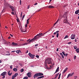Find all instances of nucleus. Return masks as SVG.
Masks as SVG:
<instances>
[{
  "instance_id": "nucleus-1",
  "label": "nucleus",
  "mask_w": 79,
  "mask_h": 79,
  "mask_svg": "<svg viewBox=\"0 0 79 79\" xmlns=\"http://www.w3.org/2000/svg\"><path fill=\"white\" fill-rule=\"evenodd\" d=\"M46 32L44 34L42 33H40L38 34L35 36L34 37V38L31 39V40H36L37 39H39V38H40L41 37H42V36H44V35L47 33Z\"/></svg>"
},
{
  "instance_id": "nucleus-2",
  "label": "nucleus",
  "mask_w": 79,
  "mask_h": 79,
  "mask_svg": "<svg viewBox=\"0 0 79 79\" xmlns=\"http://www.w3.org/2000/svg\"><path fill=\"white\" fill-rule=\"evenodd\" d=\"M67 12H65L64 15L63 17L65 18V19L64 20V23H67V24H69V22H68V20H67V19L68 18V16H67Z\"/></svg>"
},
{
  "instance_id": "nucleus-3",
  "label": "nucleus",
  "mask_w": 79,
  "mask_h": 79,
  "mask_svg": "<svg viewBox=\"0 0 79 79\" xmlns=\"http://www.w3.org/2000/svg\"><path fill=\"white\" fill-rule=\"evenodd\" d=\"M45 63L46 64H52V60H50V58H48L45 60Z\"/></svg>"
},
{
  "instance_id": "nucleus-4",
  "label": "nucleus",
  "mask_w": 79,
  "mask_h": 79,
  "mask_svg": "<svg viewBox=\"0 0 79 79\" xmlns=\"http://www.w3.org/2000/svg\"><path fill=\"white\" fill-rule=\"evenodd\" d=\"M44 74L41 73H36L34 76V79L36 77H39V76H43Z\"/></svg>"
},
{
  "instance_id": "nucleus-5",
  "label": "nucleus",
  "mask_w": 79,
  "mask_h": 79,
  "mask_svg": "<svg viewBox=\"0 0 79 79\" xmlns=\"http://www.w3.org/2000/svg\"><path fill=\"white\" fill-rule=\"evenodd\" d=\"M6 72H4L2 73L1 74L0 76H3V77H2V79H4L5 78V76L6 75Z\"/></svg>"
},
{
  "instance_id": "nucleus-6",
  "label": "nucleus",
  "mask_w": 79,
  "mask_h": 79,
  "mask_svg": "<svg viewBox=\"0 0 79 79\" xmlns=\"http://www.w3.org/2000/svg\"><path fill=\"white\" fill-rule=\"evenodd\" d=\"M28 55L30 57L32 58V59H33V58H34V57L35 56V55L32 54L30 52L29 53Z\"/></svg>"
},
{
  "instance_id": "nucleus-7",
  "label": "nucleus",
  "mask_w": 79,
  "mask_h": 79,
  "mask_svg": "<svg viewBox=\"0 0 79 79\" xmlns=\"http://www.w3.org/2000/svg\"><path fill=\"white\" fill-rule=\"evenodd\" d=\"M27 76L28 77H31L32 76L31 75V72H29L27 73Z\"/></svg>"
},
{
  "instance_id": "nucleus-8",
  "label": "nucleus",
  "mask_w": 79,
  "mask_h": 79,
  "mask_svg": "<svg viewBox=\"0 0 79 79\" xmlns=\"http://www.w3.org/2000/svg\"><path fill=\"white\" fill-rule=\"evenodd\" d=\"M76 37V35H74L72 34L71 36V39H75V37Z\"/></svg>"
},
{
  "instance_id": "nucleus-9",
  "label": "nucleus",
  "mask_w": 79,
  "mask_h": 79,
  "mask_svg": "<svg viewBox=\"0 0 79 79\" xmlns=\"http://www.w3.org/2000/svg\"><path fill=\"white\" fill-rule=\"evenodd\" d=\"M59 71V67H58L56 69L55 72L54 73V74H55V73H56L57 72H58Z\"/></svg>"
},
{
  "instance_id": "nucleus-10",
  "label": "nucleus",
  "mask_w": 79,
  "mask_h": 79,
  "mask_svg": "<svg viewBox=\"0 0 79 79\" xmlns=\"http://www.w3.org/2000/svg\"><path fill=\"white\" fill-rule=\"evenodd\" d=\"M10 71H9V72H8V75H9V76H11V74H12V73H10Z\"/></svg>"
},
{
  "instance_id": "nucleus-11",
  "label": "nucleus",
  "mask_w": 79,
  "mask_h": 79,
  "mask_svg": "<svg viewBox=\"0 0 79 79\" xmlns=\"http://www.w3.org/2000/svg\"><path fill=\"white\" fill-rule=\"evenodd\" d=\"M67 69H68V67H67V68L62 73L64 74V73H66V72L67 71Z\"/></svg>"
},
{
  "instance_id": "nucleus-12",
  "label": "nucleus",
  "mask_w": 79,
  "mask_h": 79,
  "mask_svg": "<svg viewBox=\"0 0 79 79\" xmlns=\"http://www.w3.org/2000/svg\"><path fill=\"white\" fill-rule=\"evenodd\" d=\"M58 75H59V73H57V74H56V76L55 77H54V78H53V79H56V77H57L58 76Z\"/></svg>"
},
{
  "instance_id": "nucleus-13",
  "label": "nucleus",
  "mask_w": 79,
  "mask_h": 79,
  "mask_svg": "<svg viewBox=\"0 0 79 79\" xmlns=\"http://www.w3.org/2000/svg\"><path fill=\"white\" fill-rule=\"evenodd\" d=\"M79 10H76L75 12V14L76 15H77V14H78L79 13Z\"/></svg>"
},
{
  "instance_id": "nucleus-14",
  "label": "nucleus",
  "mask_w": 79,
  "mask_h": 79,
  "mask_svg": "<svg viewBox=\"0 0 79 79\" xmlns=\"http://www.w3.org/2000/svg\"><path fill=\"white\" fill-rule=\"evenodd\" d=\"M74 72L72 73H70L68 74V75L69 76H72L73 74H74Z\"/></svg>"
},
{
  "instance_id": "nucleus-15",
  "label": "nucleus",
  "mask_w": 79,
  "mask_h": 79,
  "mask_svg": "<svg viewBox=\"0 0 79 79\" xmlns=\"http://www.w3.org/2000/svg\"><path fill=\"white\" fill-rule=\"evenodd\" d=\"M32 41V40H27V42H28V44H29V43H31Z\"/></svg>"
},
{
  "instance_id": "nucleus-16",
  "label": "nucleus",
  "mask_w": 79,
  "mask_h": 79,
  "mask_svg": "<svg viewBox=\"0 0 79 79\" xmlns=\"http://www.w3.org/2000/svg\"><path fill=\"white\" fill-rule=\"evenodd\" d=\"M44 77V76H41L37 77V79H42V78H43Z\"/></svg>"
},
{
  "instance_id": "nucleus-17",
  "label": "nucleus",
  "mask_w": 79,
  "mask_h": 79,
  "mask_svg": "<svg viewBox=\"0 0 79 79\" xmlns=\"http://www.w3.org/2000/svg\"><path fill=\"white\" fill-rule=\"evenodd\" d=\"M49 8H54V6H48Z\"/></svg>"
},
{
  "instance_id": "nucleus-18",
  "label": "nucleus",
  "mask_w": 79,
  "mask_h": 79,
  "mask_svg": "<svg viewBox=\"0 0 79 79\" xmlns=\"http://www.w3.org/2000/svg\"><path fill=\"white\" fill-rule=\"evenodd\" d=\"M13 71H15V72H16L18 71V69H17L16 68H14L13 69Z\"/></svg>"
},
{
  "instance_id": "nucleus-19",
  "label": "nucleus",
  "mask_w": 79,
  "mask_h": 79,
  "mask_svg": "<svg viewBox=\"0 0 79 79\" xmlns=\"http://www.w3.org/2000/svg\"><path fill=\"white\" fill-rule=\"evenodd\" d=\"M12 45H18V44L16 43H15L14 42H13L12 43Z\"/></svg>"
},
{
  "instance_id": "nucleus-20",
  "label": "nucleus",
  "mask_w": 79,
  "mask_h": 79,
  "mask_svg": "<svg viewBox=\"0 0 79 79\" xmlns=\"http://www.w3.org/2000/svg\"><path fill=\"white\" fill-rule=\"evenodd\" d=\"M29 19H30V18H29L27 20V24H29Z\"/></svg>"
},
{
  "instance_id": "nucleus-21",
  "label": "nucleus",
  "mask_w": 79,
  "mask_h": 79,
  "mask_svg": "<svg viewBox=\"0 0 79 79\" xmlns=\"http://www.w3.org/2000/svg\"><path fill=\"white\" fill-rule=\"evenodd\" d=\"M76 51L77 53H79V48H77L76 49Z\"/></svg>"
},
{
  "instance_id": "nucleus-22",
  "label": "nucleus",
  "mask_w": 79,
  "mask_h": 79,
  "mask_svg": "<svg viewBox=\"0 0 79 79\" xmlns=\"http://www.w3.org/2000/svg\"><path fill=\"white\" fill-rule=\"evenodd\" d=\"M18 73H15V75L14 76L16 77V76H18Z\"/></svg>"
},
{
  "instance_id": "nucleus-23",
  "label": "nucleus",
  "mask_w": 79,
  "mask_h": 79,
  "mask_svg": "<svg viewBox=\"0 0 79 79\" xmlns=\"http://www.w3.org/2000/svg\"><path fill=\"white\" fill-rule=\"evenodd\" d=\"M16 53H19V52H20V51L19 50H17L16 51Z\"/></svg>"
},
{
  "instance_id": "nucleus-24",
  "label": "nucleus",
  "mask_w": 79,
  "mask_h": 79,
  "mask_svg": "<svg viewBox=\"0 0 79 79\" xmlns=\"http://www.w3.org/2000/svg\"><path fill=\"white\" fill-rule=\"evenodd\" d=\"M20 71L21 72V73H23V72L24 71V69H21L20 70Z\"/></svg>"
},
{
  "instance_id": "nucleus-25",
  "label": "nucleus",
  "mask_w": 79,
  "mask_h": 79,
  "mask_svg": "<svg viewBox=\"0 0 79 79\" xmlns=\"http://www.w3.org/2000/svg\"><path fill=\"white\" fill-rule=\"evenodd\" d=\"M21 31L22 32H26V30H25V31H24L23 30L21 29Z\"/></svg>"
},
{
  "instance_id": "nucleus-26",
  "label": "nucleus",
  "mask_w": 79,
  "mask_h": 79,
  "mask_svg": "<svg viewBox=\"0 0 79 79\" xmlns=\"http://www.w3.org/2000/svg\"><path fill=\"white\" fill-rule=\"evenodd\" d=\"M62 53L64 55V56H66V54L64 53V52H62Z\"/></svg>"
},
{
  "instance_id": "nucleus-27",
  "label": "nucleus",
  "mask_w": 79,
  "mask_h": 79,
  "mask_svg": "<svg viewBox=\"0 0 79 79\" xmlns=\"http://www.w3.org/2000/svg\"><path fill=\"white\" fill-rule=\"evenodd\" d=\"M25 16V15H23V17L22 18V20L23 21V19H24V17Z\"/></svg>"
},
{
  "instance_id": "nucleus-28",
  "label": "nucleus",
  "mask_w": 79,
  "mask_h": 79,
  "mask_svg": "<svg viewBox=\"0 0 79 79\" xmlns=\"http://www.w3.org/2000/svg\"><path fill=\"white\" fill-rule=\"evenodd\" d=\"M28 79V77H25L23 78V79Z\"/></svg>"
},
{
  "instance_id": "nucleus-29",
  "label": "nucleus",
  "mask_w": 79,
  "mask_h": 79,
  "mask_svg": "<svg viewBox=\"0 0 79 79\" xmlns=\"http://www.w3.org/2000/svg\"><path fill=\"white\" fill-rule=\"evenodd\" d=\"M15 77H16L14 75H13L12 77V79H14Z\"/></svg>"
},
{
  "instance_id": "nucleus-30",
  "label": "nucleus",
  "mask_w": 79,
  "mask_h": 79,
  "mask_svg": "<svg viewBox=\"0 0 79 79\" xmlns=\"http://www.w3.org/2000/svg\"><path fill=\"white\" fill-rule=\"evenodd\" d=\"M14 7H13V6H10V8H11V9H12V8H13Z\"/></svg>"
},
{
  "instance_id": "nucleus-31",
  "label": "nucleus",
  "mask_w": 79,
  "mask_h": 79,
  "mask_svg": "<svg viewBox=\"0 0 79 79\" xmlns=\"http://www.w3.org/2000/svg\"><path fill=\"white\" fill-rule=\"evenodd\" d=\"M60 76H61V73H60L59 75V77L58 78V79H59L60 78Z\"/></svg>"
},
{
  "instance_id": "nucleus-32",
  "label": "nucleus",
  "mask_w": 79,
  "mask_h": 79,
  "mask_svg": "<svg viewBox=\"0 0 79 79\" xmlns=\"http://www.w3.org/2000/svg\"><path fill=\"white\" fill-rule=\"evenodd\" d=\"M12 11H15V7H13V8L12 9Z\"/></svg>"
},
{
  "instance_id": "nucleus-33",
  "label": "nucleus",
  "mask_w": 79,
  "mask_h": 79,
  "mask_svg": "<svg viewBox=\"0 0 79 79\" xmlns=\"http://www.w3.org/2000/svg\"><path fill=\"white\" fill-rule=\"evenodd\" d=\"M74 49H76V48H77V46H74Z\"/></svg>"
},
{
  "instance_id": "nucleus-34",
  "label": "nucleus",
  "mask_w": 79,
  "mask_h": 79,
  "mask_svg": "<svg viewBox=\"0 0 79 79\" xmlns=\"http://www.w3.org/2000/svg\"><path fill=\"white\" fill-rule=\"evenodd\" d=\"M66 38H68V36L67 35L65 37L64 39H66Z\"/></svg>"
},
{
  "instance_id": "nucleus-35",
  "label": "nucleus",
  "mask_w": 79,
  "mask_h": 79,
  "mask_svg": "<svg viewBox=\"0 0 79 79\" xmlns=\"http://www.w3.org/2000/svg\"><path fill=\"white\" fill-rule=\"evenodd\" d=\"M13 65H11L10 67V69H13Z\"/></svg>"
},
{
  "instance_id": "nucleus-36",
  "label": "nucleus",
  "mask_w": 79,
  "mask_h": 79,
  "mask_svg": "<svg viewBox=\"0 0 79 79\" xmlns=\"http://www.w3.org/2000/svg\"><path fill=\"white\" fill-rule=\"evenodd\" d=\"M74 60H76V56H74Z\"/></svg>"
},
{
  "instance_id": "nucleus-37",
  "label": "nucleus",
  "mask_w": 79,
  "mask_h": 79,
  "mask_svg": "<svg viewBox=\"0 0 79 79\" xmlns=\"http://www.w3.org/2000/svg\"><path fill=\"white\" fill-rule=\"evenodd\" d=\"M59 35V33L57 34V35H56V37H57V38L58 37Z\"/></svg>"
},
{
  "instance_id": "nucleus-38",
  "label": "nucleus",
  "mask_w": 79,
  "mask_h": 79,
  "mask_svg": "<svg viewBox=\"0 0 79 79\" xmlns=\"http://www.w3.org/2000/svg\"><path fill=\"white\" fill-rule=\"evenodd\" d=\"M36 57L37 58H39V55H36Z\"/></svg>"
},
{
  "instance_id": "nucleus-39",
  "label": "nucleus",
  "mask_w": 79,
  "mask_h": 79,
  "mask_svg": "<svg viewBox=\"0 0 79 79\" xmlns=\"http://www.w3.org/2000/svg\"><path fill=\"white\" fill-rule=\"evenodd\" d=\"M17 21L18 23H19V20L18 19H17Z\"/></svg>"
},
{
  "instance_id": "nucleus-40",
  "label": "nucleus",
  "mask_w": 79,
  "mask_h": 79,
  "mask_svg": "<svg viewBox=\"0 0 79 79\" xmlns=\"http://www.w3.org/2000/svg\"><path fill=\"white\" fill-rule=\"evenodd\" d=\"M58 21H59V19H58V20H57L56 22L55 23V24H57V23L58 22Z\"/></svg>"
},
{
  "instance_id": "nucleus-41",
  "label": "nucleus",
  "mask_w": 79,
  "mask_h": 79,
  "mask_svg": "<svg viewBox=\"0 0 79 79\" xmlns=\"http://www.w3.org/2000/svg\"><path fill=\"white\" fill-rule=\"evenodd\" d=\"M74 77H75L74 79H76L77 78V76H74Z\"/></svg>"
},
{
  "instance_id": "nucleus-42",
  "label": "nucleus",
  "mask_w": 79,
  "mask_h": 79,
  "mask_svg": "<svg viewBox=\"0 0 79 79\" xmlns=\"http://www.w3.org/2000/svg\"><path fill=\"white\" fill-rule=\"evenodd\" d=\"M19 3H20V5H21V0H20Z\"/></svg>"
},
{
  "instance_id": "nucleus-43",
  "label": "nucleus",
  "mask_w": 79,
  "mask_h": 79,
  "mask_svg": "<svg viewBox=\"0 0 79 79\" xmlns=\"http://www.w3.org/2000/svg\"><path fill=\"white\" fill-rule=\"evenodd\" d=\"M12 15H15V14H14V12H12L11 13Z\"/></svg>"
},
{
  "instance_id": "nucleus-44",
  "label": "nucleus",
  "mask_w": 79,
  "mask_h": 79,
  "mask_svg": "<svg viewBox=\"0 0 79 79\" xmlns=\"http://www.w3.org/2000/svg\"><path fill=\"white\" fill-rule=\"evenodd\" d=\"M19 64L20 66H22V64L21 63H19Z\"/></svg>"
},
{
  "instance_id": "nucleus-45",
  "label": "nucleus",
  "mask_w": 79,
  "mask_h": 79,
  "mask_svg": "<svg viewBox=\"0 0 79 79\" xmlns=\"http://www.w3.org/2000/svg\"><path fill=\"white\" fill-rule=\"evenodd\" d=\"M72 43V42H70L67 43V44H71Z\"/></svg>"
},
{
  "instance_id": "nucleus-46",
  "label": "nucleus",
  "mask_w": 79,
  "mask_h": 79,
  "mask_svg": "<svg viewBox=\"0 0 79 79\" xmlns=\"http://www.w3.org/2000/svg\"><path fill=\"white\" fill-rule=\"evenodd\" d=\"M2 12L3 13H4V12H5V9H3V10H2Z\"/></svg>"
},
{
  "instance_id": "nucleus-47",
  "label": "nucleus",
  "mask_w": 79,
  "mask_h": 79,
  "mask_svg": "<svg viewBox=\"0 0 79 79\" xmlns=\"http://www.w3.org/2000/svg\"><path fill=\"white\" fill-rule=\"evenodd\" d=\"M58 32H59V31H56V34H58Z\"/></svg>"
},
{
  "instance_id": "nucleus-48",
  "label": "nucleus",
  "mask_w": 79,
  "mask_h": 79,
  "mask_svg": "<svg viewBox=\"0 0 79 79\" xmlns=\"http://www.w3.org/2000/svg\"><path fill=\"white\" fill-rule=\"evenodd\" d=\"M8 6H9V7H10V6H11V5L9 4H8Z\"/></svg>"
},
{
  "instance_id": "nucleus-49",
  "label": "nucleus",
  "mask_w": 79,
  "mask_h": 79,
  "mask_svg": "<svg viewBox=\"0 0 79 79\" xmlns=\"http://www.w3.org/2000/svg\"><path fill=\"white\" fill-rule=\"evenodd\" d=\"M30 8V6L29 5H28V8H27V9H29V8Z\"/></svg>"
},
{
  "instance_id": "nucleus-50",
  "label": "nucleus",
  "mask_w": 79,
  "mask_h": 79,
  "mask_svg": "<svg viewBox=\"0 0 79 79\" xmlns=\"http://www.w3.org/2000/svg\"><path fill=\"white\" fill-rule=\"evenodd\" d=\"M37 46H38V44H35V47H37Z\"/></svg>"
},
{
  "instance_id": "nucleus-51",
  "label": "nucleus",
  "mask_w": 79,
  "mask_h": 79,
  "mask_svg": "<svg viewBox=\"0 0 79 79\" xmlns=\"http://www.w3.org/2000/svg\"><path fill=\"white\" fill-rule=\"evenodd\" d=\"M27 23H26V24L25 25V27H27Z\"/></svg>"
},
{
  "instance_id": "nucleus-52",
  "label": "nucleus",
  "mask_w": 79,
  "mask_h": 79,
  "mask_svg": "<svg viewBox=\"0 0 79 79\" xmlns=\"http://www.w3.org/2000/svg\"><path fill=\"white\" fill-rule=\"evenodd\" d=\"M22 15H23V12H22L21 13V15L20 16H22Z\"/></svg>"
},
{
  "instance_id": "nucleus-53",
  "label": "nucleus",
  "mask_w": 79,
  "mask_h": 79,
  "mask_svg": "<svg viewBox=\"0 0 79 79\" xmlns=\"http://www.w3.org/2000/svg\"><path fill=\"white\" fill-rule=\"evenodd\" d=\"M62 58H64V56H63V55H62Z\"/></svg>"
},
{
  "instance_id": "nucleus-54",
  "label": "nucleus",
  "mask_w": 79,
  "mask_h": 79,
  "mask_svg": "<svg viewBox=\"0 0 79 79\" xmlns=\"http://www.w3.org/2000/svg\"><path fill=\"white\" fill-rule=\"evenodd\" d=\"M28 52H29V51H28V50L26 52V53H28Z\"/></svg>"
},
{
  "instance_id": "nucleus-55",
  "label": "nucleus",
  "mask_w": 79,
  "mask_h": 79,
  "mask_svg": "<svg viewBox=\"0 0 79 79\" xmlns=\"http://www.w3.org/2000/svg\"><path fill=\"white\" fill-rule=\"evenodd\" d=\"M37 5V3H36L34 4V5Z\"/></svg>"
},
{
  "instance_id": "nucleus-56",
  "label": "nucleus",
  "mask_w": 79,
  "mask_h": 79,
  "mask_svg": "<svg viewBox=\"0 0 79 79\" xmlns=\"http://www.w3.org/2000/svg\"><path fill=\"white\" fill-rule=\"evenodd\" d=\"M10 36H11V37H13V35H12L11 34H10Z\"/></svg>"
},
{
  "instance_id": "nucleus-57",
  "label": "nucleus",
  "mask_w": 79,
  "mask_h": 79,
  "mask_svg": "<svg viewBox=\"0 0 79 79\" xmlns=\"http://www.w3.org/2000/svg\"><path fill=\"white\" fill-rule=\"evenodd\" d=\"M60 55L62 56L63 55V54H62V53H60Z\"/></svg>"
},
{
  "instance_id": "nucleus-58",
  "label": "nucleus",
  "mask_w": 79,
  "mask_h": 79,
  "mask_svg": "<svg viewBox=\"0 0 79 79\" xmlns=\"http://www.w3.org/2000/svg\"><path fill=\"white\" fill-rule=\"evenodd\" d=\"M2 63V61L1 60H0V63Z\"/></svg>"
},
{
  "instance_id": "nucleus-59",
  "label": "nucleus",
  "mask_w": 79,
  "mask_h": 79,
  "mask_svg": "<svg viewBox=\"0 0 79 79\" xmlns=\"http://www.w3.org/2000/svg\"><path fill=\"white\" fill-rule=\"evenodd\" d=\"M16 17L17 19H18V16H17V15H16Z\"/></svg>"
},
{
  "instance_id": "nucleus-60",
  "label": "nucleus",
  "mask_w": 79,
  "mask_h": 79,
  "mask_svg": "<svg viewBox=\"0 0 79 79\" xmlns=\"http://www.w3.org/2000/svg\"><path fill=\"white\" fill-rule=\"evenodd\" d=\"M11 37L10 36H9V37H8V39H10V38Z\"/></svg>"
},
{
  "instance_id": "nucleus-61",
  "label": "nucleus",
  "mask_w": 79,
  "mask_h": 79,
  "mask_svg": "<svg viewBox=\"0 0 79 79\" xmlns=\"http://www.w3.org/2000/svg\"><path fill=\"white\" fill-rule=\"evenodd\" d=\"M69 75H68L67 76V78H69Z\"/></svg>"
},
{
  "instance_id": "nucleus-62",
  "label": "nucleus",
  "mask_w": 79,
  "mask_h": 79,
  "mask_svg": "<svg viewBox=\"0 0 79 79\" xmlns=\"http://www.w3.org/2000/svg\"><path fill=\"white\" fill-rule=\"evenodd\" d=\"M5 27L6 29H7V28H8V27H6V26Z\"/></svg>"
},
{
  "instance_id": "nucleus-63",
  "label": "nucleus",
  "mask_w": 79,
  "mask_h": 79,
  "mask_svg": "<svg viewBox=\"0 0 79 79\" xmlns=\"http://www.w3.org/2000/svg\"><path fill=\"white\" fill-rule=\"evenodd\" d=\"M57 52H58V48H57L56 50Z\"/></svg>"
},
{
  "instance_id": "nucleus-64",
  "label": "nucleus",
  "mask_w": 79,
  "mask_h": 79,
  "mask_svg": "<svg viewBox=\"0 0 79 79\" xmlns=\"http://www.w3.org/2000/svg\"><path fill=\"white\" fill-rule=\"evenodd\" d=\"M56 32H55L54 33V35H55V34H56Z\"/></svg>"
}]
</instances>
